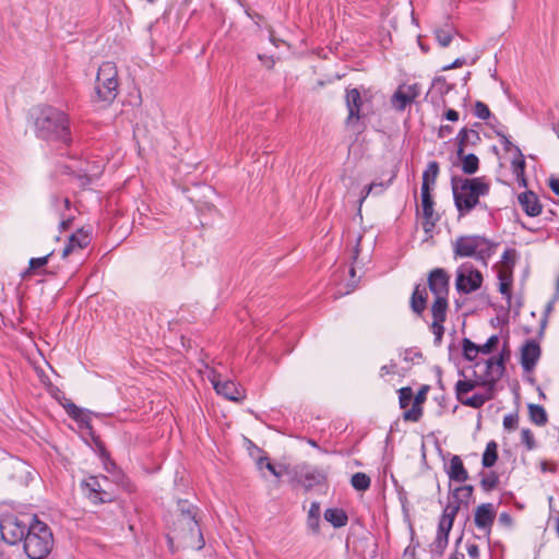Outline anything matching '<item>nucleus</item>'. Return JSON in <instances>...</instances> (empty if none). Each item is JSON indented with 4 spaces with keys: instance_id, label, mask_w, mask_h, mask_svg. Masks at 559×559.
<instances>
[{
    "instance_id": "29",
    "label": "nucleus",
    "mask_w": 559,
    "mask_h": 559,
    "mask_svg": "<svg viewBox=\"0 0 559 559\" xmlns=\"http://www.w3.org/2000/svg\"><path fill=\"white\" fill-rule=\"evenodd\" d=\"M324 520L329 522L334 528H341L347 525L348 515L345 510L341 508H328L324 511Z\"/></svg>"
},
{
    "instance_id": "26",
    "label": "nucleus",
    "mask_w": 559,
    "mask_h": 559,
    "mask_svg": "<svg viewBox=\"0 0 559 559\" xmlns=\"http://www.w3.org/2000/svg\"><path fill=\"white\" fill-rule=\"evenodd\" d=\"M428 300L427 288L420 284H417L414 287L413 294L411 296L409 306L414 313L421 314L426 307Z\"/></svg>"
},
{
    "instance_id": "3",
    "label": "nucleus",
    "mask_w": 559,
    "mask_h": 559,
    "mask_svg": "<svg viewBox=\"0 0 559 559\" xmlns=\"http://www.w3.org/2000/svg\"><path fill=\"white\" fill-rule=\"evenodd\" d=\"M178 519L188 521V528L177 527L175 524L171 532L177 539L181 540L185 547L201 550L205 546V540L200 527L198 513L199 507L187 499H177Z\"/></svg>"
},
{
    "instance_id": "25",
    "label": "nucleus",
    "mask_w": 559,
    "mask_h": 559,
    "mask_svg": "<svg viewBox=\"0 0 559 559\" xmlns=\"http://www.w3.org/2000/svg\"><path fill=\"white\" fill-rule=\"evenodd\" d=\"M4 468L9 472V476L14 479L22 481L29 475L28 465L25 461L11 456L4 464Z\"/></svg>"
},
{
    "instance_id": "17",
    "label": "nucleus",
    "mask_w": 559,
    "mask_h": 559,
    "mask_svg": "<svg viewBox=\"0 0 559 559\" xmlns=\"http://www.w3.org/2000/svg\"><path fill=\"white\" fill-rule=\"evenodd\" d=\"M428 288L435 297L449 296L450 275L442 267L431 270L427 277Z\"/></svg>"
},
{
    "instance_id": "24",
    "label": "nucleus",
    "mask_w": 559,
    "mask_h": 559,
    "mask_svg": "<svg viewBox=\"0 0 559 559\" xmlns=\"http://www.w3.org/2000/svg\"><path fill=\"white\" fill-rule=\"evenodd\" d=\"M481 142L479 132L476 129L463 127L456 138V153H462V148L466 150L467 146L475 147Z\"/></svg>"
},
{
    "instance_id": "8",
    "label": "nucleus",
    "mask_w": 559,
    "mask_h": 559,
    "mask_svg": "<svg viewBox=\"0 0 559 559\" xmlns=\"http://www.w3.org/2000/svg\"><path fill=\"white\" fill-rule=\"evenodd\" d=\"M100 480L108 481L109 477L105 475L90 476L81 481V489L91 503L98 506L115 501V496L103 488Z\"/></svg>"
},
{
    "instance_id": "32",
    "label": "nucleus",
    "mask_w": 559,
    "mask_h": 559,
    "mask_svg": "<svg viewBox=\"0 0 559 559\" xmlns=\"http://www.w3.org/2000/svg\"><path fill=\"white\" fill-rule=\"evenodd\" d=\"M498 444L495 440H490L483 453L481 465L484 468H491L498 461Z\"/></svg>"
},
{
    "instance_id": "50",
    "label": "nucleus",
    "mask_w": 559,
    "mask_h": 559,
    "mask_svg": "<svg viewBox=\"0 0 559 559\" xmlns=\"http://www.w3.org/2000/svg\"><path fill=\"white\" fill-rule=\"evenodd\" d=\"M453 523H454L453 518L451 519L448 515L441 516L439 520V523H438L437 534L441 535V536L449 537L450 532L453 527Z\"/></svg>"
},
{
    "instance_id": "49",
    "label": "nucleus",
    "mask_w": 559,
    "mask_h": 559,
    "mask_svg": "<svg viewBox=\"0 0 559 559\" xmlns=\"http://www.w3.org/2000/svg\"><path fill=\"white\" fill-rule=\"evenodd\" d=\"M449 537L438 535L436 536L433 543L431 544V551L437 556H442L448 547Z\"/></svg>"
},
{
    "instance_id": "28",
    "label": "nucleus",
    "mask_w": 559,
    "mask_h": 559,
    "mask_svg": "<svg viewBox=\"0 0 559 559\" xmlns=\"http://www.w3.org/2000/svg\"><path fill=\"white\" fill-rule=\"evenodd\" d=\"M456 158L461 162V169L465 175H474L479 169V158L474 153H465L462 148V153H456Z\"/></svg>"
},
{
    "instance_id": "14",
    "label": "nucleus",
    "mask_w": 559,
    "mask_h": 559,
    "mask_svg": "<svg viewBox=\"0 0 559 559\" xmlns=\"http://www.w3.org/2000/svg\"><path fill=\"white\" fill-rule=\"evenodd\" d=\"M421 210H423V229L426 235L432 237L433 229L440 221V215L435 212V200L429 191H420Z\"/></svg>"
},
{
    "instance_id": "13",
    "label": "nucleus",
    "mask_w": 559,
    "mask_h": 559,
    "mask_svg": "<svg viewBox=\"0 0 559 559\" xmlns=\"http://www.w3.org/2000/svg\"><path fill=\"white\" fill-rule=\"evenodd\" d=\"M480 241L479 235H461L452 241L454 259L474 258L477 261Z\"/></svg>"
},
{
    "instance_id": "2",
    "label": "nucleus",
    "mask_w": 559,
    "mask_h": 559,
    "mask_svg": "<svg viewBox=\"0 0 559 559\" xmlns=\"http://www.w3.org/2000/svg\"><path fill=\"white\" fill-rule=\"evenodd\" d=\"M451 189L459 217H464L480 204L479 198L489 193L490 185L485 177L452 176Z\"/></svg>"
},
{
    "instance_id": "40",
    "label": "nucleus",
    "mask_w": 559,
    "mask_h": 559,
    "mask_svg": "<svg viewBox=\"0 0 559 559\" xmlns=\"http://www.w3.org/2000/svg\"><path fill=\"white\" fill-rule=\"evenodd\" d=\"M511 357V350L509 348L508 341L504 342L500 353L497 356H493V358L497 361V368L495 369V372H499V376H504L506 372V364Z\"/></svg>"
},
{
    "instance_id": "63",
    "label": "nucleus",
    "mask_w": 559,
    "mask_h": 559,
    "mask_svg": "<svg viewBox=\"0 0 559 559\" xmlns=\"http://www.w3.org/2000/svg\"><path fill=\"white\" fill-rule=\"evenodd\" d=\"M405 93L411 98L412 103L415 100L416 97H418L420 93V86L418 83H414L405 87Z\"/></svg>"
},
{
    "instance_id": "15",
    "label": "nucleus",
    "mask_w": 559,
    "mask_h": 559,
    "mask_svg": "<svg viewBox=\"0 0 559 559\" xmlns=\"http://www.w3.org/2000/svg\"><path fill=\"white\" fill-rule=\"evenodd\" d=\"M213 388L218 395L224 396L228 401L241 402L245 400L246 394L241 385L231 380H221V374L214 373L211 378Z\"/></svg>"
},
{
    "instance_id": "41",
    "label": "nucleus",
    "mask_w": 559,
    "mask_h": 559,
    "mask_svg": "<svg viewBox=\"0 0 559 559\" xmlns=\"http://www.w3.org/2000/svg\"><path fill=\"white\" fill-rule=\"evenodd\" d=\"M479 353V345L467 337L462 340V355L465 360L474 361Z\"/></svg>"
},
{
    "instance_id": "39",
    "label": "nucleus",
    "mask_w": 559,
    "mask_h": 559,
    "mask_svg": "<svg viewBox=\"0 0 559 559\" xmlns=\"http://www.w3.org/2000/svg\"><path fill=\"white\" fill-rule=\"evenodd\" d=\"M111 481L128 493H132L136 489L132 480L121 469H118L117 472L112 473Z\"/></svg>"
},
{
    "instance_id": "53",
    "label": "nucleus",
    "mask_w": 559,
    "mask_h": 559,
    "mask_svg": "<svg viewBox=\"0 0 559 559\" xmlns=\"http://www.w3.org/2000/svg\"><path fill=\"white\" fill-rule=\"evenodd\" d=\"M473 112L477 118L481 120H487L491 117L489 107L480 100H476Z\"/></svg>"
},
{
    "instance_id": "35",
    "label": "nucleus",
    "mask_w": 559,
    "mask_h": 559,
    "mask_svg": "<svg viewBox=\"0 0 559 559\" xmlns=\"http://www.w3.org/2000/svg\"><path fill=\"white\" fill-rule=\"evenodd\" d=\"M530 420L537 426H545L548 423V415L546 409L538 404H528Z\"/></svg>"
},
{
    "instance_id": "7",
    "label": "nucleus",
    "mask_w": 559,
    "mask_h": 559,
    "mask_svg": "<svg viewBox=\"0 0 559 559\" xmlns=\"http://www.w3.org/2000/svg\"><path fill=\"white\" fill-rule=\"evenodd\" d=\"M294 480L301 485L305 491H310L317 486L328 484V471L320 469L306 463L294 467Z\"/></svg>"
},
{
    "instance_id": "33",
    "label": "nucleus",
    "mask_w": 559,
    "mask_h": 559,
    "mask_svg": "<svg viewBox=\"0 0 559 559\" xmlns=\"http://www.w3.org/2000/svg\"><path fill=\"white\" fill-rule=\"evenodd\" d=\"M498 278L500 281L499 292L501 295H503L506 297L507 302H508V309H509L511 306V300H512V283H513L512 271H510V273H508V274L499 272Z\"/></svg>"
},
{
    "instance_id": "20",
    "label": "nucleus",
    "mask_w": 559,
    "mask_h": 559,
    "mask_svg": "<svg viewBox=\"0 0 559 559\" xmlns=\"http://www.w3.org/2000/svg\"><path fill=\"white\" fill-rule=\"evenodd\" d=\"M92 240V228H79L73 233L62 250V257L67 258L76 250H83L86 248Z\"/></svg>"
},
{
    "instance_id": "61",
    "label": "nucleus",
    "mask_w": 559,
    "mask_h": 559,
    "mask_svg": "<svg viewBox=\"0 0 559 559\" xmlns=\"http://www.w3.org/2000/svg\"><path fill=\"white\" fill-rule=\"evenodd\" d=\"M416 358L423 359V353L420 350H415L414 348H406L404 352V360L405 361H414Z\"/></svg>"
},
{
    "instance_id": "60",
    "label": "nucleus",
    "mask_w": 559,
    "mask_h": 559,
    "mask_svg": "<svg viewBox=\"0 0 559 559\" xmlns=\"http://www.w3.org/2000/svg\"><path fill=\"white\" fill-rule=\"evenodd\" d=\"M430 386L428 384H424L420 386L416 395L414 396V403L424 404L427 400V393L429 392Z\"/></svg>"
},
{
    "instance_id": "1",
    "label": "nucleus",
    "mask_w": 559,
    "mask_h": 559,
    "mask_svg": "<svg viewBox=\"0 0 559 559\" xmlns=\"http://www.w3.org/2000/svg\"><path fill=\"white\" fill-rule=\"evenodd\" d=\"M29 118L37 139L61 148L72 145L71 119L67 111L51 105H39L31 110Z\"/></svg>"
},
{
    "instance_id": "44",
    "label": "nucleus",
    "mask_w": 559,
    "mask_h": 559,
    "mask_svg": "<svg viewBox=\"0 0 559 559\" xmlns=\"http://www.w3.org/2000/svg\"><path fill=\"white\" fill-rule=\"evenodd\" d=\"M52 253L53 252H50V253L46 254L45 257H40V258H32L28 262V269L22 273V277L25 278V277L29 276L34 271L47 265L49 258L52 255Z\"/></svg>"
},
{
    "instance_id": "21",
    "label": "nucleus",
    "mask_w": 559,
    "mask_h": 559,
    "mask_svg": "<svg viewBox=\"0 0 559 559\" xmlns=\"http://www.w3.org/2000/svg\"><path fill=\"white\" fill-rule=\"evenodd\" d=\"M454 86L455 84L448 83L444 76H436L432 80L430 91L427 93L426 98L433 90L430 102L433 105H442L443 107H447V100L444 97L454 88Z\"/></svg>"
},
{
    "instance_id": "55",
    "label": "nucleus",
    "mask_w": 559,
    "mask_h": 559,
    "mask_svg": "<svg viewBox=\"0 0 559 559\" xmlns=\"http://www.w3.org/2000/svg\"><path fill=\"white\" fill-rule=\"evenodd\" d=\"M436 39L438 40L441 47H448L453 38V35L444 29H436Z\"/></svg>"
},
{
    "instance_id": "9",
    "label": "nucleus",
    "mask_w": 559,
    "mask_h": 559,
    "mask_svg": "<svg viewBox=\"0 0 559 559\" xmlns=\"http://www.w3.org/2000/svg\"><path fill=\"white\" fill-rule=\"evenodd\" d=\"M372 97L370 90L364 88L362 92L357 87H347L345 90V104L348 110V116L345 120L347 126L358 121L361 115L364 102L370 100Z\"/></svg>"
},
{
    "instance_id": "54",
    "label": "nucleus",
    "mask_w": 559,
    "mask_h": 559,
    "mask_svg": "<svg viewBox=\"0 0 559 559\" xmlns=\"http://www.w3.org/2000/svg\"><path fill=\"white\" fill-rule=\"evenodd\" d=\"M320 524H321L320 516L307 515L306 526L312 535H314V536L320 535V533H321Z\"/></svg>"
},
{
    "instance_id": "42",
    "label": "nucleus",
    "mask_w": 559,
    "mask_h": 559,
    "mask_svg": "<svg viewBox=\"0 0 559 559\" xmlns=\"http://www.w3.org/2000/svg\"><path fill=\"white\" fill-rule=\"evenodd\" d=\"M389 183H390V181L386 183L371 182L370 185L365 186V188L361 191L360 199H359V207L361 206V204L364 203V201L368 198V195L370 193L381 194L389 187ZM358 211L360 212V209Z\"/></svg>"
},
{
    "instance_id": "59",
    "label": "nucleus",
    "mask_w": 559,
    "mask_h": 559,
    "mask_svg": "<svg viewBox=\"0 0 559 559\" xmlns=\"http://www.w3.org/2000/svg\"><path fill=\"white\" fill-rule=\"evenodd\" d=\"M461 509L460 502L448 503V506L444 508L441 516H450L453 518V521L455 520L456 514L459 513Z\"/></svg>"
},
{
    "instance_id": "51",
    "label": "nucleus",
    "mask_w": 559,
    "mask_h": 559,
    "mask_svg": "<svg viewBox=\"0 0 559 559\" xmlns=\"http://www.w3.org/2000/svg\"><path fill=\"white\" fill-rule=\"evenodd\" d=\"M412 400H414V394L411 386H404L399 390V402L401 408H406Z\"/></svg>"
},
{
    "instance_id": "64",
    "label": "nucleus",
    "mask_w": 559,
    "mask_h": 559,
    "mask_svg": "<svg viewBox=\"0 0 559 559\" xmlns=\"http://www.w3.org/2000/svg\"><path fill=\"white\" fill-rule=\"evenodd\" d=\"M539 467H540L542 473H547V472H549L551 474L557 473V463H555V462H548L546 460H543L539 463Z\"/></svg>"
},
{
    "instance_id": "38",
    "label": "nucleus",
    "mask_w": 559,
    "mask_h": 559,
    "mask_svg": "<svg viewBox=\"0 0 559 559\" xmlns=\"http://www.w3.org/2000/svg\"><path fill=\"white\" fill-rule=\"evenodd\" d=\"M478 475L481 477L480 487L485 492H490L498 487L500 479L496 472L490 471L485 473L484 471H480Z\"/></svg>"
},
{
    "instance_id": "27",
    "label": "nucleus",
    "mask_w": 559,
    "mask_h": 559,
    "mask_svg": "<svg viewBox=\"0 0 559 559\" xmlns=\"http://www.w3.org/2000/svg\"><path fill=\"white\" fill-rule=\"evenodd\" d=\"M440 173V165L437 160H430L427 168L423 173V181L420 191H432V187L436 183L438 175Z\"/></svg>"
},
{
    "instance_id": "30",
    "label": "nucleus",
    "mask_w": 559,
    "mask_h": 559,
    "mask_svg": "<svg viewBox=\"0 0 559 559\" xmlns=\"http://www.w3.org/2000/svg\"><path fill=\"white\" fill-rule=\"evenodd\" d=\"M479 241L480 247L477 261L480 262L483 265L487 266L489 259L496 253V249L499 246V243L481 235H479Z\"/></svg>"
},
{
    "instance_id": "22",
    "label": "nucleus",
    "mask_w": 559,
    "mask_h": 559,
    "mask_svg": "<svg viewBox=\"0 0 559 559\" xmlns=\"http://www.w3.org/2000/svg\"><path fill=\"white\" fill-rule=\"evenodd\" d=\"M449 479L455 483H464L469 478L468 472L460 455H452L448 463L443 465Z\"/></svg>"
},
{
    "instance_id": "34",
    "label": "nucleus",
    "mask_w": 559,
    "mask_h": 559,
    "mask_svg": "<svg viewBox=\"0 0 559 559\" xmlns=\"http://www.w3.org/2000/svg\"><path fill=\"white\" fill-rule=\"evenodd\" d=\"M448 307V296L435 297L433 304L431 306V313L433 320L445 321Z\"/></svg>"
},
{
    "instance_id": "62",
    "label": "nucleus",
    "mask_w": 559,
    "mask_h": 559,
    "mask_svg": "<svg viewBox=\"0 0 559 559\" xmlns=\"http://www.w3.org/2000/svg\"><path fill=\"white\" fill-rule=\"evenodd\" d=\"M497 368V361L493 357L486 360V370L481 377H495V369Z\"/></svg>"
},
{
    "instance_id": "56",
    "label": "nucleus",
    "mask_w": 559,
    "mask_h": 559,
    "mask_svg": "<svg viewBox=\"0 0 559 559\" xmlns=\"http://www.w3.org/2000/svg\"><path fill=\"white\" fill-rule=\"evenodd\" d=\"M519 425V415L518 413L509 414L503 418V427L507 430H514Z\"/></svg>"
},
{
    "instance_id": "48",
    "label": "nucleus",
    "mask_w": 559,
    "mask_h": 559,
    "mask_svg": "<svg viewBox=\"0 0 559 559\" xmlns=\"http://www.w3.org/2000/svg\"><path fill=\"white\" fill-rule=\"evenodd\" d=\"M521 442L524 444L527 451H532L537 448L534 433L530 428H522L521 430Z\"/></svg>"
},
{
    "instance_id": "4",
    "label": "nucleus",
    "mask_w": 559,
    "mask_h": 559,
    "mask_svg": "<svg viewBox=\"0 0 559 559\" xmlns=\"http://www.w3.org/2000/svg\"><path fill=\"white\" fill-rule=\"evenodd\" d=\"M55 539L49 525L33 515L23 542V548L29 559H44L53 548Z\"/></svg>"
},
{
    "instance_id": "18",
    "label": "nucleus",
    "mask_w": 559,
    "mask_h": 559,
    "mask_svg": "<svg viewBox=\"0 0 559 559\" xmlns=\"http://www.w3.org/2000/svg\"><path fill=\"white\" fill-rule=\"evenodd\" d=\"M459 376L463 379L457 380L454 385L455 397L462 405L467 406V402L465 401L471 397L467 396V394L480 386V377L474 370V378H467L464 369H459Z\"/></svg>"
},
{
    "instance_id": "52",
    "label": "nucleus",
    "mask_w": 559,
    "mask_h": 559,
    "mask_svg": "<svg viewBox=\"0 0 559 559\" xmlns=\"http://www.w3.org/2000/svg\"><path fill=\"white\" fill-rule=\"evenodd\" d=\"M499 342L500 338L498 335H491L485 344L479 345L480 354L489 355L493 353L497 349Z\"/></svg>"
},
{
    "instance_id": "45",
    "label": "nucleus",
    "mask_w": 559,
    "mask_h": 559,
    "mask_svg": "<svg viewBox=\"0 0 559 559\" xmlns=\"http://www.w3.org/2000/svg\"><path fill=\"white\" fill-rule=\"evenodd\" d=\"M514 154L515 156L511 162L512 171L515 176H522L526 167L525 157L520 147H515Z\"/></svg>"
},
{
    "instance_id": "37",
    "label": "nucleus",
    "mask_w": 559,
    "mask_h": 559,
    "mask_svg": "<svg viewBox=\"0 0 559 559\" xmlns=\"http://www.w3.org/2000/svg\"><path fill=\"white\" fill-rule=\"evenodd\" d=\"M391 102H392L393 107L399 111L405 110L406 107L412 104L411 98L405 93L404 85H401L396 88V91L392 95Z\"/></svg>"
},
{
    "instance_id": "12",
    "label": "nucleus",
    "mask_w": 559,
    "mask_h": 559,
    "mask_svg": "<svg viewBox=\"0 0 559 559\" xmlns=\"http://www.w3.org/2000/svg\"><path fill=\"white\" fill-rule=\"evenodd\" d=\"M63 401L60 402V405L64 408L68 416L76 421L81 429H86L91 437L94 436L95 431L91 423V416L100 417V414L81 408L66 396H63Z\"/></svg>"
},
{
    "instance_id": "36",
    "label": "nucleus",
    "mask_w": 559,
    "mask_h": 559,
    "mask_svg": "<svg viewBox=\"0 0 559 559\" xmlns=\"http://www.w3.org/2000/svg\"><path fill=\"white\" fill-rule=\"evenodd\" d=\"M474 492V486L473 485H463L460 487H456L451 491L452 499L454 502H460V506L467 507L469 503V499L472 498Z\"/></svg>"
},
{
    "instance_id": "31",
    "label": "nucleus",
    "mask_w": 559,
    "mask_h": 559,
    "mask_svg": "<svg viewBox=\"0 0 559 559\" xmlns=\"http://www.w3.org/2000/svg\"><path fill=\"white\" fill-rule=\"evenodd\" d=\"M92 439L94 441V443L96 444V447L99 449L100 451V457L103 460V464H104V469L109 473L110 475H112V473L117 472L118 469H120L118 467V465L116 464V462L114 460L110 459V454L109 452L106 450L105 448V444L104 442L100 440L99 436H97L96 433L94 436H92Z\"/></svg>"
},
{
    "instance_id": "46",
    "label": "nucleus",
    "mask_w": 559,
    "mask_h": 559,
    "mask_svg": "<svg viewBox=\"0 0 559 559\" xmlns=\"http://www.w3.org/2000/svg\"><path fill=\"white\" fill-rule=\"evenodd\" d=\"M558 299H555V297H552L548 304L546 305L545 307V310H544V313H543V318L540 319V322H539V331H538V334H537V337L539 340H542L544 337V334H545V330L547 328V324H548V318L550 316V313L552 312L554 310V306L556 304Z\"/></svg>"
},
{
    "instance_id": "43",
    "label": "nucleus",
    "mask_w": 559,
    "mask_h": 559,
    "mask_svg": "<svg viewBox=\"0 0 559 559\" xmlns=\"http://www.w3.org/2000/svg\"><path fill=\"white\" fill-rule=\"evenodd\" d=\"M350 484L357 491H366L370 488V477L361 472H357L352 476Z\"/></svg>"
},
{
    "instance_id": "11",
    "label": "nucleus",
    "mask_w": 559,
    "mask_h": 559,
    "mask_svg": "<svg viewBox=\"0 0 559 559\" xmlns=\"http://www.w3.org/2000/svg\"><path fill=\"white\" fill-rule=\"evenodd\" d=\"M502 377L503 376H499V372H495V377H480L479 388H483L485 391L475 393L466 400L467 407L478 409L481 408L486 402L495 399L497 383Z\"/></svg>"
},
{
    "instance_id": "57",
    "label": "nucleus",
    "mask_w": 559,
    "mask_h": 559,
    "mask_svg": "<svg viewBox=\"0 0 559 559\" xmlns=\"http://www.w3.org/2000/svg\"><path fill=\"white\" fill-rule=\"evenodd\" d=\"M493 131H495L496 135L500 139V142L506 152H510V151L515 152V147H518V146L514 145L502 131H500V130H493Z\"/></svg>"
},
{
    "instance_id": "10",
    "label": "nucleus",
    "mask_w": 559,
    "mask_h": 559,
    "mask_svg": "<svg viewBox=\"0 0 559 559\" xmlns=\"http://www.w3.org/2000/svg\"><path fill=\"white\" fill-rule=\"evenodd\" d=\"M27 530L28 523H24L16 516H9L0 523L1 537L9 545L24 542Z\"/></svg>"
},
{
    "instance_id": "16",
    "label": "nucleus",
    "mask_w": 559,
    "mask_h": 559,
    "mask_svg": "<svg viewBox=\"0 0 559 559\" xmlns=\"http://www.w3.org/2000/svg\"><path fill=\"white\" fill-rule=\"evenodd\" d=\"M496 515L497 510L493 504L489 502L479 504L474 512V523L479 530L485 532L488 544L491 542L490 534Z\"/></svg>"
},
{
    "instance_id": "5",
    "label": "nucleus",
    "mask_w": 559,
    "mask_h": 559,
    "mask_svg": "<svg viewBox=\"0 0 559 559\" xmlns=\"http://www.w3.org/2000/svg\"><path fill=\"white\" fill-rule=\"evenodd\" d=\"M118 70L114 62H103L97 71L94 92L91 95L92 103H102L107 107L118 95Z\"/></svg>"
},
{
    "instance_id": "19",
    "label": "nucleus",
    "mask_w": 559,
    "mask_h": 559,
    "mask_svg": "<svg viewBox=\"0 0 559 559\" xmlns=\"http://www.w3.org/2000/svg\"><path fill=\"white\" fill-rule=\"evenodd\" d=\"M542 355V348L536 340H526L521 347V366L524 371H532Z\"/></svg>"
},
{
    "instance_id": "23",
    "label": "nucleus",
    "mask_w": 559,
    "mask_h": 559,
    "mask_svg": "<svg viewBox=\"0 0 559 559\" xmlns=\"http://www.w3.org/2000/svg\"><path fill=\"white\" fill-rule=\"evenodd\" d=\"M518 201L527 216L536 217L540 215L543 205L535 192L531 190L522 192L519 194Z\"/></svg>"
},
{
    "instance_id": "58",
    "label": "nucleus",
    "mask_w": 559,
    "mask_h": 559,
    "mask_svg": "<svg viewBox=\"0 0 559 559\" xmlns=\"http://www.w3.org/2000/svg\"><path fill=\"white\" fill-rule=\"evenodd\" d=\"M516 250L515 249H506L501 257V262L514 266L516 260Z\"/></svg>"
},
{
    "instance_id": "47",
    "label": "nucleus",
    "mask_w": 559,
    "mask_h": 559,
    "mask_svg": "<svg viewBox=\"0 0 559 559\" xmlns=\"http://www.w3.org/2000/svg\"><path fill=\"white\" fill-rule=\"evenodd\" d=\"M423 417V407L419 404L413 402L411 409L403 413V419L405 421L418 423Z\"/></svg>"
},
{
    "instance_id": "6",
    "label": "nucleus",
    "mask_w": 559,
    "mask_h": 559,
    "mask_svg": "<svg viewBox=\"0 0 559 559\" xmlns=\"http://www.w3.org/2000/svg\"><path fill=\"white\" fill-rule=\"evenodd\" d=\"M483 281L481 272L469 262L462 263L456 269L455 288L460 294L468 295L478 290Z\"/></svg>"
}]
</instances>
